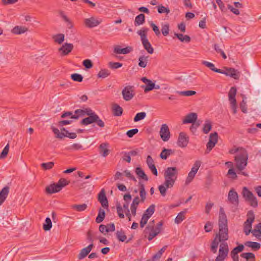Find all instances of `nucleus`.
<instances>
[{"label": "nucleus", "instance_id": "1", "mask_svg": "<svg viewBox=\"0 0 261 261\" xmlns=\"http://www.w3.org/2000/svg\"><path fill=\"white\" fill-rule=\"evenodd\" d=\"M219 233L216 234L211 246V250L214 253L217 252L219 242L221 243L220 245L223 243L224 244L223 246L227 249V252L228 251L227 244L225 242L228 239L227 219L224 209L222 207H220L219 211Z\"/></svg>", "mask_w": 261, "mask_h": 261}, {"label": "nucleus", "instance_id": "2", "mask_svg": "<svg viewBox=\"0 0 261 261\" xmlns=\"http://www.w3.org/2000/svg\"><path fill=\"white\" fill-rule=\"evenodd\" d=\"M178 175V170L176 167H167L164 171L165 181L159 186V190L162 196H165L167 190L174 186Z\"/></svg>", "mask_w": 261, "mask_h": 261}, {"label": "nucleus", "instance_id": "3", "mask_svg": "<svg viewBox=\"0 0 261 261\" xmlns=\"http://www.w3.org/2000/svg\"><path fill=\"white\" fill-rule=\"evenodd\" d=\"M229 153L235 154L234 163L237 171H242L245 169L247 165L248 154L247 150L243 147L234 146L229 149Z\"/></svg>", "mask_w": 261, "mask_h": 261}, {"label": "nucleus", "instance_id": "4", "mask_svg": "<svg viewBox=\"0 0 261 261\" xmlns=\"http://www.w3.org/2000/svg\"><path fill=\"white\" fill-rule=\"evenodd\" d=\"M88 117L83 119L81 121V124L84 125H87L93 122H96L97 125L100 127L105 126V123L100 119L99 116L95 114L91 109L87 111Z\"/></svg>", "mask_w": 261, "mask_h": 261}, {"label": "nucleus", "instance_id": "5", "mask_svg": "<svg viewBox=\"0 0 261 261\" xmlns=\"http://www.w3.org/2000/svg\"><path fill=\"white\" fill-rule=\"evenodd\" d=\"M163 225V221H160L156 225L155 227H153L152 224H148L144 230L145 237L148 235L147 239L149 241L152 240L155 237L159 234L162 230Z\"/></svg>", "mask_w": 261, "mask_h": 261}, {"label": "nucleus", "instance_id": "6", "mask_svg": "<svg viewBox=\"0 0 261 261\" xmlns=\"http://www.w3.org/2000/svg\"><path fill=\"white\" fill-rule=\"evenodd\" d=\"M148 30L149 29L147 28H143L137 32V34L140 36L144 48L148 53L152 54L153 53L154 49L147 38L146 34Z\"/></svg>", "mask_w": 261, "mask_h": 261}, {"label": "nucleus", "instance_id": "7", "mask_svg": "<svg viewBox=\"0 0 261 261\" xmlns=\"http://www.w3.org/2000/svg\"><path fill=\"white\" fill-rule=\"evenodd\" d=\"M69 182L65 178H61L57 183H54L46 188V192L49 194L59 192L62 189L68 185Z\"/></svg>", "mask_w": 261, "mask_h": 261}, {"label": "nucleus", "instance_id": "8", "mask_svg": "<svg viewBox=\"0 0 261 261\" xmlns=\"http://www.w3.org/2000/svg\"><path fill=\"white\" fill-rule=\"evenodd\" d=\"M247 220L244 223L243 231L246 236L250 234L252 229V224L254 221L255 216L253 211L250 210L247 214Z\"/></svg>", "mask_w": 261, "mask_h": 261}, {"label": "nucleus", "instance_id": "9", "mask_svg": "<svg viewBox=\"0 0 261 261\" xmlns=\"http://www.w3.org/2000/svg\"><path fill=\"white\" fill-rule=\"evenodd\" d=\"M52 130L56 135V137L59 139H62L65 137H68L70 139H73L76 138V134L75 133H69L68 130H66L65 128H62L61 131L65 133L60 132L59 130L54 127H51Z\"/></svg>", "mask_w": 261, "mask_h": 261}, {"label": "nucleus", "instance_id": "10", "mask_svg": "<svg viewBox=\"0 0 261 261\" xmlns=\"http://www.w3.org/2000/svg\"><path fill=\"white\" fill-rule=\"evenodd\" d=\"M201 164V161L197 160L196 161L192 167L191 170L189 172L187 179L186 180V184H189L193 179L197 173L199 168H200Z\"/></svg>", "mask_w": 261, "mask_h": 261}, {"label": "nucleus", "instance_id": "11", "mask_svg": "<svg viewBox=\"0 0 261 261\" xmlns=\"http://www.w3.org/2000/svg\"><path fill=\"white\" fill-rule=\"evenodd\" d=\"M84 24L87 28H93L99 25L102 22L100 18L92 16L84 19Z\"/></svg>", "mask_w": 261, "mask_h": 261}, {"label": "nucleus", "instance_id": "12", "mask_svg": "<svg viewBox=\"0 0 261 261\" xmlns=\"http://www.w3.org/2000/svg\"><path fill=\"white\" fill-rule=\"evenodd\" d=\"M237 91V90L236 87H232L229 90V102L231 105V109L234 114L237 112V100L236 99Z\"/></svg>", "mask_w": 261, "mask_h": 261}, {"label": "nucleus", "instance_id": "13", "mask_svg": "<svg viewBox=\"0 0 261 261\" xmlns=\"http://www.w3.org/2000/svg\"><path fill=\"white\" fill-rule=\"evenodd\" d=\"M122 95L125 101L130 100L135 96L134 87L130 85L125 86L122 91Z\"/></svg>", "mask_w": 261, "mask_h": 261}, {"label": "nucleus", "instance_id": "14", "mask_svg": "<svg viewBox=\"0 0 261 261\" xmlns=\"http://www.w3.org/2000/svg\"><path fill=\"white\" fill-rule=\"evenodd\" d=\"M218 133L214 132L210 135L209 140L206 144V153H209L218 142Z\"/></svg>", "mask_w": 261, "mask_h": 261}, {"label": "nucleus", "instance_id": "15", "mask_svg": "<svg viewBox=\"0 0 261 261\" xmlns=\"http://www.w3.org/2000/svg\"><path fill=\"white\" fill-rule=\"evenodd\" d=\"M161 139L164 142L168 141L170 138V132L166 124H162L160 131Z\"/></svg>", "mask_w": 261, "mask_h": 261}, {"label": "nucleus", "instance_id": "16", "mask_svg": "<svg viewBox=\"0 0 261 261\" xmlns=\"http://www.w3.org/2000/svg\"><path fill=\"white\" fill-rule=\"evenodd\" d=\"M201 63L215 72L223 73L225 74L226 76L228 75V68H225V70L217 69L215 67V65L213 63L206 61H202Z\"/></svg>", "mask_w": 261, "mask_h": 261}, {"label": "nucleus", "instance_id": "17", "mask_svg": "<svg viewBox=\"0 0 261 261\" xmlns=\"http://www.w3.org/2000/svg\"><path fill=\"white\" fill-rule=\"evenodd\" d=\"M229 203L234 205V209L233 210V211L237 208L239 205V196L233 189H231L229 190Z\"/></svg>", "mask_w": 261, "mask_h": 261}, {"label": "nucleus", "instance_id": "18", "mask_svg": "<svg viewBox=\"0 0 261 261\" xmlns=\"http://www.w3.org/2000/svg\"><path fill=\"white\" fill-rule=\"evenodd\" d=\"M98 201L100 203L101 206L104 208H108L109 202L106 197V192L104 189H102L98 194Z\"/></svg>", "mask_w": 261, "mask_h": 261}, {"label": "nucleus", "instance_id": "19", "mask_svg": "<svg viewBox=\"0 0 261 261\" xmlns=\"http://www.w3.org/2000/svg\"><path fill=\"white\" fill-rule=\"evenodd\" d=\"M189 143V137L184 132L180 133L177 145L180 147H185Z\"/></svg>", "mask_w": 261, "mask_h": 261}, {"label": "nucleus", "instance_id": "20", "mask_svg": "<svg viewBox=\"0 0 261 261\" xmlns=\"http://www.w3.org/2000/svg\"><path fill=\"white\" fill-rule=\"evenodd\" d=\"M141 81L146 84V85H142L141 87L144 89L145 93H147L153 89H154V83L151 80L147 79L146 77H143L141 79Z\"/></svg>", "mask_w": 261, "mask_h": 261}, {"label": "nucleus", "instance_id": "21", "mask_svg": "<svg viewBox=\"0 0 261 261\" xmlns=\"http://www.w3.org/2000/svg\"><path fill=\"white\" fill-rule=\"evenodd\" d=\"M223 243L220 245L218 255L217 256L215 261H224V259L227 256V250L224 246Z\"/></svg>", "mask_w": 261, "mask_h": 261}, {"label": "nucleus", "instance_id": "22", "mask_svg": "<svg viewBox=\"0 0 261 261\" xmlns=\"http://www.w3.org/2000/svg\"><path fill=\"white\" fill-rule=\"evenodd\" d=\"M73 45L71 43H65L59 49V51H61L62 56H65L69 54L73 49Z\"/></svg>", "mask_w": 261, "mask_h": 261}, {"label": "nucleus", "instance_id": "23", "mask_svg": "<svg viewBox=\"0 0 261 261\" xmlns=\"http://www.w3.org/2000/svg\"><path fill=\"white\" fill-rule=\"evenodd\" d=\"M93 247V244L91 243L87 247L82 249L78 255V258L79 259H82L85 258L90 252Z\"/></svg>", "mask_w": 261, "mask_h": 261}, {"label": "nucleus", "instance_id": "24", "mask_svg": "<svg viewBox=\"0 0 261 261\" xmlns=\"http://www.w3.org/2000/svg\"><path fill=\"white\" fill-rule=\"evenodd\" d=\"M197 119V115L195 113H190L186 116L185 118L183 120L184 124L193 123Z\"/></svg>", "mask_w": 261, "mask_h": 261}, {"label": "nucleus", "instance_id": "25", "mask_svg": "<svg viewBox=\"0 0 261 261\" xmlns=\"http://www.w3.org/2000/svg\"><path fill=\"white\" fill-rule=\"evenodd\" d=\"M109 145L108 143H102L99 146V153L103 157H106L110 153Z\"/></svg>", "mask_w": 261, "mask_h": 261}, {"label": "nucleus", "instance_id": "26", "mask_svg": "<svg viewBox=\"0 0 261 261\" xmlns=\"http://www.w3.org/2000/svg\"><path fill=\"white\" fill-rule=\"evenodd\" d=\"M113 114L115 116H120L122 115L123 110L117 103H113L112 107Z\"/></svg>", "mask_w": 261, "mask_h": 261}, {"label": "nucleus", "instance_id": "27", "mask_svg": "<svg viewBox=\"0 0 261 261\" xmlns=\"http://www.w3.org/2000/svg\"><path fill=\"white\" fill-rule=\"evenodd\" d=\"M9 192V188L8 186L4 187L0 191V205L5 201Z\"/></svg>", "mask_w": 261, "mask_h": 261}, {"label": "nucleus", "instance_id": "28", "mask_svg": "<svg viewBox=\"0 0 261 261\" xmlns=\"http://www.w3.org/2000/svg\"><path fill=\"white\" fill-rule=\"evenodd\" d=\"M91 109L87 108L85 109H77L74 112V115L72 117V119H78L80 117L87 115L88 113L87 111L90 110Z\"/></svg>", "mask_w": 261, "mask_h": 261}, {"label": "nucleus", "instance_id": "29", "mask_svg": "<svg viewBox=\"0 0 261 261\" xmlns=\"http://www.w3.org/2000/svg\"><path fill=\"white\" fill-rule=\"evenodd\" d=\"M174 153V150L171 149L164 148L161 151L160 156L162 159L166 160L168 157Z\"/></svg>", "mask_w": 261, "mask_h": 261}, {"label": "nucleus", "instance_id": "30", "mask_svg": "<svg viewBox=\"0 0 261 261\" xmlns=\"http://www.w3.org/2000/svg\"><path fill=\"white\" fill-rule=\"evenodd\" d=\"M244 245L250 247L253 251H257L260 248V244L258 242L246 241L244 243Z\"/></svg>", "mask_w": 261, "mask_h": 261}, {"label": "nucleus", "instance_id": "31", "mask_svg": "<svg viewBox=\"0 0 261 261\" xmlns=\"http://www.w3.org/2000/svg\"><path fill=\"white\" fill-rule=\"evenodd\" d=\"M241 72L238 69L229 67V77L236 80H239L241 76Z\"/></svg>", "mask_w": 261, "mask_h": 261}, {"label": "nucleus", "instance_id": "32", "mask_svg": "<svg viewBox=\"0 0 261 261\" xmlns=\"http://www.w3.org/2000/svg\"><path fill=\"white\" fill-rule=\"evenodd\" d=\"M135 173L139 178L146 181L149 180L148 176L141 167H137L135 169Z\"/></svg>", "mask_w": 261, "mask_h": 261}, {"label": "nucleus", "instance_id": "33", "mask_svg": "<svg viewBox=\"0 0 261 261\" xmlns=\"http://www.w3.org/2000/svg\"><path fill=\"white\" fill-rule=\"evenodd\" d=\"M138 185L139 187V194L141 198V202H144L146 199V192L145 190V186L144 184L140 181L139 182Z\"/></svg>", "mask_w": 261, "mask_h": 261}, {"label": "nucleus", "instance_id": "34", "mask_svg": "<svg viewBox=\"0 0 261 261\" xmlns=\"http://www.w3.org/2000/svg\"><path fill=\"white\" fill-rule=\"evenodd\" d=\"M130 51L131 48L130 47L121 48L119 45L116 46L114 50V53L118 54H127L130 53Z\"/></svg>", "mask_w": 261, "mask_h": 261}, {"label": "nucleus", "instance_id": "35", "mask_svg": "<svg viewBox=\"0 0 261 261\" xmlns=\"http://www.w3.org/2000/svg\"><path fill=\"white\" fill-rule=\"evenodd\" d=\"M145 22V15L141 13L137 15L135 19L134 24L135 26H139Z\"/></svg>", "mask_w": 261, "mask_h": 261}, {"label": "nucleus", "instance_id": "36", "mask_svg": "<svg viewBox=\"0 0 261 261\" xmlns=\"http://www.w3.org/2000/svg\"><path fill=\"white\" fill-rule=\"evenodd\" d=\"M28 31V29L25 27L16 26L11 31L14 34H21Z\"/></svg>", "mask_w": 261, "mask_h": 261}, {"label": "nucleus", "instance_id": "37", "mask_svg": "<svg viewBox=\"0 0 261 261\" xmlns=\"http://www.w3.org/2000/svg\"><path fill=\"white\" fill-rule=\"evenodd\" d=\"M149 56H141L139 58L138 65L142 67L145 68L147 64Z\"/></svg>", "mask_w": 261, "mask_h": 261}, {"label": "nucleus", "instance_id": "38", "mask_svg": "<svg viewBox=\"0 0 261 261\" xmlns=\"http://www.w3.org/2000/svg\"><path fill=\"white\" fill-rule=\"evenodd\" d=\"M155 212V205L154 204L150 205L144 212L143 215L147 216L150 218Z\"/></svg>", "mask_w": 261, "mask_h": 261}, {"label": "nucleus", "instance_id": "39", "mask_svg": "<svg viewBox=\"0 0 261 261\" xmlns=\"http://www.w3.org/2000/svg\"><path fill=\"white\" fill-rule=\"evenodd\" d=\"M240 256L246 259V261H255V256L254 253L251 252H245L242 253Z\"/></svg>", "mask_w": 261, "mask_h": 261}, {"label": "nucleus", "instance_id": "40", "mask_svg": "<svg viewBox=\"0 0 261 261\" xmlns=\"http://www.w3.org/2000/svg\"><path fill=\"white\" fill-rule=\"evenodd\" d=\"M117 239L120 242H124L126 239V236L123 230L121 229L120 230H117L116 232Z\"/></svg>", "mask_w": 261, "mask_h": 261}, {"label": "nucleus", "instance_id": "41", "mask_svg": "<svg viewBox=\"0 0 261 261\" xmlns=\"http://www.w3.org/2000/svg\"><path fill=\"white\" fill-rule=\"evenodd\" d=\"M174 35L181 42L189 43L191 41V38L188 35L178 33H175Z\"/></svg>", "mask_w": 261, "mask_h": 261}, {"label": "nucleus", "instance_id": "42", "mask_svg": "<svg viewBox=\"0 0 261 261\" xmlns=\"http://www.w3.org/2000/svg\"><path fill=\"white\" fill-rule=\"evenodd\" d=\"M105 215L106 214L105 211L101 208H100L98 211V215L95 219V221L96 222V223H99L101 222L105 219Z\"/></svg>", "mask_w": 261, "mask_h": 261}, {"label": "nucleus", "instance_id": "43", "mask_svg": "<svg viewBox=\"0 0 261 261\" xmlns=\"http://www.w3.org/2000/svg\"><path fill=\"white\" fill-rule=\"evenodd\" d=\"M242 193L245 200L250 198V197H252V195H253V193L246 187H243Z\"/></svg>", "mask_w": 261, "mask_h": 261}, {"label": "nucleus", "instance_id": "44", "mask_svg": "<svg viewBox=\"0 0 261 261\" xmlns=\"http://www.w3.org/2000/svg\"><path fill=\"white\" fill-rule=\"evenodd\" d=\"M212 129V123L209 120H206L205 122V123L203 125L202 131L203 132L207 134Z\"/></svg>", "mask_w": 261, "mask_h": 261}, {"label": "nucleus", "instance_id": "45", "mask_svg": "<svg viewBox=\"0 0 261 261\" xmlns=\"http://www.w3.org/2000/svg\"><path fill=\"white\" fill-rule=\"evenodd\" d=\"M65 36L63 34H58L53 36L55 42L58 44H62L64 41Z\"/></svg>", "mask_w": 261, "mask_h": 261}, {"label": "nucleus", "instance_id": "46", "mask_svg": "<svg viewBox=\"0 0 261 261\" xmlns=\"http://www.w3.org/2000/svg\"><path fill=\"white\" fill-rule=\"evenodd\" d=\"M237 173L233 168V163L231 162H229V178L236 179L237 178Z\"/></svg>", "mask_w": 261, "mask_h": 261}, {"label": "nucleus", "instance_id": "47", "mask_svg": "<svg viewBox=\"0 0 261 261\" xmlns=\"http://www.w3.org/2000/svg\"><path fill=\"white\" fill-rule=\"evenodd\" d=\"M248 202H249L250 206L256 207L258 205V202L257 200V199L254 195H252V197H250V198H248L247 200H246Z\"/></svg>", "mask_w": 261, "mask_h": 261}, {"label": "nucleus", "instance_id": "48", "mask_svg": "<svg viewBox=\"0 0 261 261\" xmlns=\"http://www.w3.org/2000/svg\"><path fill=\"white\" fill-rule=\"evenodd\" d=\"M185 212L181 211L178 213L177 216L175 219V223L176 224H179L185 219Z\"/></svg>", "mask_w": 261, "mask_h": 261}, {"label": "nucleus", "instance_id": "49", "mask_svg": "<svg viewBox=\"0 0 261 261\" xmlns=\"http://www.w3.org/2000/svg\"><path fill=\"white\" fill-rule=\"evenodd\" d=\"M110 74V72L108 69H101L98 72L97 76L100 78H106L108 77Z\"/></svg>", "mask_w": 261, "mask_h": 261}, {"label": "nucleus", "instance_id": "50", "mask_svg": "<svg viewBox=\"0 0 261 261\" xmlns=\"http://www.w3.org/2000/svg\"><path fill=\"white\" fill-rule=\"evenodd\" d=\"M45 223L43 224V228L45 231L49 230L52 227V222L50 219L48 217L45 219Z\"/></svg>", "mask_w": 261, "mask_h": 261}, {"label": "nucleus", "instance_id": "51", "mask_svg": "<svg viewBox=\"0 0 261 261\" xmlns=\"http://www.w3.org/2000/svg\"><path fill=\"white\" fill-rule=\"evenodd\" d=\"M87 207V205L85 203L82 204H74L72 205V208L78 212L85 211Z\"/></svg>", "mask_w": 261, "mask_h": 261}, {"label": "nucleus", "instance_id": "52", "mask_svg": "<svg viewBox=\"0 0 261 261\" xmlns=\"http://www.w3.org/2000/svg\"><path fill=\"white\" fill-rule=\"evenodd\" d=\"M176 92L180 95L185 96H190L194 95L196 93V91H193V90H187V91H177Z\"/></svg>", "mask_w": 261, "mask_h": 261}, {"label": "nucleus", "instance_id": "53", "mask_svg": "<svg viewBox=\"0 0 261 261\" xmlns=\"http://www.w3.org/2000/svg\"><path fill=\"white\" fill-rule=\"evenodd\" d=\"M146 116V113L144 112L138 113L134 118V122H138L144 119Z\"/></svg>", "mask_w": 261, "mask_h": 261}, {"label": "nucleus", "instance_id": "54", "mask_svg": "<svg viewBox=\"0 0 261 261\" xmlns=\"http://www.w3.org/2000/svg\"><path fill=\"white\" fill-rule=\"evenodd\" d=\"M244 249V245L242 244H240L232 249L231 253V254H238V253L242 252Z\"/></svg>", "mask_w": 261, "mask_h": 261}, {"label": "nucleus", "instance_id": "55", "mask_svg": "<svg viewBox=\"0 0 261 261\" xmlns=\"http://www.w3.org/2000/svg\"><path fill=\"white\" fill-rule=\"evenodd\" d=\"M214 49L216 52L218 54H220L224 59H226L227 57L225 53L224 52L222 48L220 47V46L218 44L214 45Z\"/></svg>", "mask_w": 261, "mask_h": 261}, {"label": "nucleus", "instance_id": "56", "mask_svg": "<svg viewBox=\"0 0 261 261\" xmlns=\"http://www.w3.org/2000/svg\"><path fill=\"white\" fill-rule=\"evenodd\" d=\"M161 31L162 34L164 36H167L169 32V25L168 23L163 24L162 26Z\"/></svg>", "mask_w": 261, "mask_h": 261}, {"label": "nucleus", "instance_id": "57", "mask_svg": "<svg viewBox=\"0 0 261 261\" xmlns=\"http://www.w3.org/2000/svg\"><path fill=\"white\" fill-rule=\"evenodd\" d=\"M71 79L75 81L78 82H81L83 81V76L79 73H73L71 75Z\"/></svg>", "mask_w": 261, "mask_h": 261}, {"label": "nucleus", "instance_id": "58", "mask_svg": "<svg viewBox=\"0 0 261 261\" xmlns=\"http://www.w3.org/2000/svg\"><path fill=\"white\" fill-rule=\"evenodd\" d=\"M54 165V163L49 162L47 163H43L41 164V167L44 170H49L51 169Z\"/></svg>", "mask_w": 261, "mask_h": 261}, {"label": "nucleus", "instance_id": "59", "mask_svg": "<svg viewBox=\"0 0 261 261\" xmlns=\"http://www.w3.org/2000/svg\"><path fill=\"white\" fill-rule=\"evenodd\" d=\"M9 144H8L5 147V148L2 150L1 153L0 154V159H4L7 156V155L8 153V152H9Z\"/></svg>", "mask_w": 261, "mask_h": 261}, {"label": "nucleus", "instance_id": "60", "mask_svg": "<svg viewBox=\"0 0 261 261\" xmlns=\"http://www.w3.org/2000/svg\"><path fill=\"white\" fill-rule=\"evenodd\" d=\"M158 11L159 13H166L168 14L170 13V10L168 8L165 7L162 5L159 6L158 7Z\"/></svg>", "mask_w": 261, "mask_h": 261}, {"label": "nucleus", "instance_id": "61", "mask_svg": "<svg viewBox=\"0 0 261 261\" xmlns=\"http://www.w3.org/2000/svg\"><path fill=\"white\" fill-rule=\"evenodd\" d=\"M150 25L151 27L152 30L154 32L155 34L159 36L161 35L160 31L158 26H156L153 22L150 23Z\"/></svg>", "mask_w": 261, "mask_h": 261}, {"label": "nucleus", "instance_id": "62", "mask_svg": "<svg viewBox=\"0 0 261 261\" xmlns=\"http://www.w3.org/2000/svg\"><path fill=\"white\" fill-rule=\"evenodd\" d=\"M83 65L87 69H90L93 66L92 62L89 59H86L84 60L83 62Z\"/></svg>", "mask_w": 261, "mask_h": 261}, {"label": "nucleus", "instance_id": "63", "mask_svg": "<svg viewBox=\"0 0 261 261\" xmlns=\"http://www.w3.org/2000/svg\"><path fill=\"white\" fill-rule=\"evenodd\" d=\"M109 67L112 69H117L122 66V64L119 62H109Z\"/></svg>", "mask_w": 261, "mask_h": 261}, {"label": "nucleus", "instance_id": "64", "mask_svg": "<svg viewBox=\"0 0 261 261\" xmlns=\"http://www.w3.org/2000/svg\"><path fill=\"white\" fill-rule=\"evenodd\" d=\"M138 132H139L138 129H137V128H133V129H130V130H128V131L126 132V135H127L129 138H132V137H133L135 134H137Z\"/></svg>", "mask_w": 261, "mask_h": 261}]
</instances>
